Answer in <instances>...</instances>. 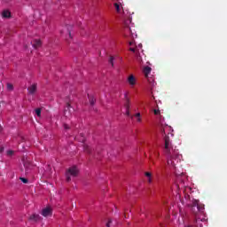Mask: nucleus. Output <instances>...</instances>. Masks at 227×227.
Returning a JSON list of instances; mask_svg holds the SVG:
<instances>
[{
    "mask_svg": "<svg viewBox=\"0 0 227 227\" xmlns=\"http://www.w3.org/2000/svg\"><path fill=\"white\" fill-rule=\"evenodd\" d=\"M164 141H165V153L168 155V166H176L175 164V160H176V159L180 158V154L178 153V151L173 149V147H171V140L169 139V136H165L163 137Z\"/></svg>",
    "mask_w": 227,
    "mask_h": 227,
    "instance_id": "obj_1",
    "label": "nucleus"
},
{
    "mask_svg": "<svg viewBox=\"0 0 227 227\" xmlns=\"http://www.w3.org/2000/svg\"><path fill=\"white\" fill-rule=\"evenodd\" d=\"M192 212L198 215V214H203L205 212V205L200 203V200H193L192 203Z\"/></svg>",
    "mask_w": 227,
    "mask_h": 227,
    "instance_id": "obj_2",
    "label": "nucleus"
},
{
    "mask_svg": "<svg viewBox=\"0 0 227 227\" xmlns=\"http://www.w3.org/2000/svg\"><path fill=\"white\" fill-rule=\"evenodd\" d=\"M79 175V169H77V167L73 166L67 169L66 171V181L70 182L73 178H75Z\"/></svg>",
    "mask_w": 227,
    "mask_h": 227,
    "instance_id": "obj_3",
    "label": "nucleus"
},
{
    "mask_svg": "<svg viewBox=\"0 0 227 227\" xmlns=\"http://www.w3.org/2000/svg\"><path fill=\"white\" fill-rule=\"evenodd\" d=\"M23 166L25 168V173L27 175H29L32 171V169H35V164H33V162H31V160H27V159H24L23 158Z\"/></svg>",
    "mask_w": 227,
    "mask_h": 227,
    "instance_id": "obj_4",
    "label": "nucleus"
},
{
    "mask_svg": "<svg viewBox=\"0 0 227 227\" xmlns=\"http://www.w3.org/2000/svg\"><path fill=\"white\" fill-rule=\"evenodd\" d=\"M144 74H145V77L147 78V81L148 82L151 83V86H154L155 82H154V79L153 78H150L148 77V75H150V74H152V67L146 66L145 67H144Z\"/></svg>",
    "mask_w": 227,
    "mask_h": 227,
    "instance_id": "obj_5",
    "label": "nucleus"
},
{
    "mask_svg": "<svg viewBox=\"0 0 227 227\" xmlns=\"http://www.w3.org/2000/svg\"><path fill=\"white\" fill-rule=\"evenodd\" d=\"M160 132L162 136V137H166L169 132H171V126H168L166 124H161L160 126Z\"/></svg>",
    "mask_w": 227,
    "mask_h": 227,
    "instance_id": "obj_6",
    "label": "nucleus"
},
{
    "mask_svg": "<svg viewBox=\"0 0 227 227\" xmlns=\"http://www.w3.org/2000/svg\"><path fill=\"white\" fill-rule=\"evenodd\" d=\"M71 109H72V101H67L66 104V108L64 110V116H66V118L72 116Z\"/></svg>",
    "mask_w": 227,
    "mask_h": 227,
    "instance_id": "obj_7",
    "label": "nucleus"
},
{
    "mask_svg": "<svg viewBox=\"0 0 227 227\" xmlns=\"http://www.w3.org/2000/svg\"><path fill=\"white\" fill-rule=\"evenodd\" d=\"M114 1H116V3L114 4V6L117 13H125V12L123 11V4H121V2L123 0H114Z\"/></svg>",
    "mask_w": 227,
    "mask_h": 227,
    "instance_id": "obj_8",
    "label": "nucleus"
},
{
    "mask_svg": "<svg viewBox=\"0 0 227 227\" xmlns=\"http://www.w3.org/2000/svg\"><path fill=\"white\" fill-rule=\"evenodd\" d=\"M28 95H36V91H38V84L33 83L27 88Z\"/></svg>",
    "mask_w": 227,
    "mask_h": 227,
    "instance_id": "obj_9",
    "label": "nucleus"
},
{
    "mask_svg": "<svg viewBox=\"0 0 227 227\" xmlns=\"http://www.w3.org/2000/svg\"><path fill=\"white\" fill-rule=\"evenodd\" d=\"M42 215H43V217H49L50 215H52V209H51V207H45L42 211Z\"/></svg>",
    "mask_w": 227,
    "mask_h": 227,
    "instance_id": "obj_10",
    "label": "nucleus"
},
{
    "mask_svg": "<svg viewBox=\"0 0 227 227\" xmlns=\"http://www.w3.org/2000/svg\"><path fill=\"white\" fill-rule=\"evenodd\" d=\"M29 221H34V223H38V221H42V217L40 215L34 214L29 216Z\"/></svg>",
    "mask_w": 227,
    "mask_h": 227,
    "instance_id": "obj_11",
    "label": "nucleus"
},
{
    "mask_svg": "<svg viewBox=\"0 0 227 227\" xmlns=\"http://www.w3.org/2000/svg\"><path fill=\"white\" fill-rule=\"evenodd\" d=\"M31 43L34 49H39V47H42V41L39 39L34 40Z\"/></svg>",
    "mask_w": 227,
    "mask_h": 227,
    "instance_id": "obj_12",
    "label": "nucleus"
},
{
    "mask_svg": "<svg viewBox=\"0 0 227 227\" xmlns=\"http://www.w3.org/2000/svg\"><path fill=\"white\" fill-rule=\"evenodd\" d=\"M128 82L130 86H136V77L133 74H130L128 77Z\"/></svg>",
    "mask_w": 227,
    "mask_h": 227,
    "instance_id": "obj_13",
    "label": "nucleus"
},
{
    "mask_svg": "<svg viewBox=\"0 0 227 227\" xmlns=\"http://www.w3.org/2000/svg\"><path fill=\"white\" fill-rule=\"evenodd\" d=\"M10 15H11L10 11H4L2 12V17H4V19H10Z\"/></svg>",
    "mask_w": 227,
    "mask_h": 227,
    "instance_id": "obj_14",
    "label": "nucleus"
},
{
    "mask_svg": "<svg viewBox=\"0 0 227 227\" xmlns=\"http://www.w3.org/2000/svg\"><path fill=\"white\" fill-rule=\"evenodd\" d=\"M83 150L85 153H91V148L89 145H83Z\"/></svg>",
    "mask_w": 227,
    "mask_h": 227,
    "instance_id": "obj_15",
    "label": "nucleus"
},
{
    "mask_svg": "<svg viewBox=\"0 0 227 227\" xmlns=\"http://www.w3.org/2000/svg\"><path fill=\"white\" fill-rule=\"evenodd\" d=\"M89 102L90 106H95V102H96L95 98L89 96Z\"/></svg>",
    "mask_w": 227,
    "mask_h": 227,
    "instance_id": "obj_16",
    "label": "nucleus"
},
{
    "mask_svg": "<svg viewBox=\"0 0 227 227\" xmlns=\"http://www.w3.org/2000/svg\"><path fill=\"white\" fill-rule=\"evenodd\" d=\"M35 114H36V116H38V117L42 116V109L36 108V109H35Z\"/></svg>",
    "mask_w": 227,
    "mask_h": 227,
    "instance_id": "obj_17",
    "label": "nucleus"
},
{
    "mask_svg": "<svg viewBox=\"0 0 227 227\" xmlns=\"http://www.w3.org/2000/svg\"><path fill=\"white\" fill-rule=\"evenodd\" d=\"M109 63L110 65H112V67H114V57L110 56Z\"/></svg>",
    "mask_w": 227,
    "mask_h": 227,
    "instance_id": "obj_18",
    "label": "nucleus"
},
{
    "mask_svg": "<svg viewBox=\"0 0 227 227\" xmlns=\"http://www.w3.org/2000/svg\"><path fill=\"white\" fill-rule=\"evenodd\" d=\"M7 90H8L9 91L13 90V84H12V83H7Z\"/></svg>",
    "mask_w": 227,
    "mask_h": 227,
    "instance_id": "obj_19",
    "label": "nucleus"
},
{
    "mask_svg": "<svg viewBox=\"0 0 227 227\" xmlns=\"http://www.w3.org/2000/svg\"><path fill=\"white\" fill-rule=\"evenodd\" d=\"M20 180L22 181L23 184H27L29 182V180H27L26 177H20Z\"/></svg>",
    "mask_w": 227,
    "mask_h": 227,
    "instance_id": "obj_20",
    "label": "nucleus"
},
{
    "mask_svg": "<svg viewBox=\"0 0 227 227\" xmlns=\"http://www.w3.org/2000/svg\"><path fill=\"white\" fill-rule=\"evenodd\" d=\"M70 29H72V26L67 27V33L69 35V37L72 38V32L70 31Z\"/></svg>",
    "mask_w": 227,
    "mask_h": 227,
    "instance_id": "obj_21",
    "label": "nucleus"
},
{
    "mask_svg": "<svg viewBox=\"0 0 227 227\" xmlns=\"http://www.w3.org/2000/svg\"><path fill=\"white\" fill-rule=\"evenodd\" d=\"M13 153H14L13 150L7 151L8 157H12V155H13Z\"/></svg>",
    "mask_w": 227,
    "mask_h": 227,
    "instance_id": "obj_22",
    "label": "nucleus"
},
{
    "mask_svg": "<svg viewBox=\"0 0 227 227\" xmlns=\"http://www.w3.org/2000/svg\"><path fill=\"white\" fill-rule=\"evenodd\" d=\"M153 113H154V114L157 116V115L160 114V110H159V109H154V110H153Z\"/></svg>",
    "mask_w": 227,
    "mask_h": 227,
    "instance_id": "obj_23",
    "label": "nucleus"
},
{
    "mask_svg": "<svg viewBox=\"0 0 227 227\" xmlns=\"http://www.w3.org/2000/svg\"><path fill=\"white\" fill-rule=\"evenodd\" d=\"M145 176H147V178H152V173L150 172H145Z\"/></svg>",
    "mask_w": 227,
    "mask_h": 227,
    "instance_id": "obj_24",
    "label": "nucleus"
},
{
    "mask_svg": "<svg viewBox=\"0 0 227 227\" xmlns=\"http://www.w3.org/2000/svg\"><path fill=\"white\" fill-rule=\"evenodd\" d=\"M111 223H113V220L109 219L106 223V227H111Z\"/></svg>",
    "mask_w": 227,
    "mask_h": 227,
    "instance_id": "obj_25",
    "label": "nucleus"
},
{
    "mask_svg": "<svg viewBox=\"0 0 227 227\" xmlns=\"http://www.w3.org/2000/svg\"><path fill=\"white\" fill-rule=\"evenodd\" d=\"M136 116L138 118L137 119V121H141V118H139L141 116V114H137Z\"/></svg>",
    "mask_w": 227,
    "mask_h": 227,
    "instance_id": "obj_26",
    "label": "nucleus"
},
{
    "mask_svg": "<svg viewBox=\"0 0 227 227\" xmlns=\"http://www.w3.org/2000/svg\"><path fill=\"white\" fill-rule=\"evenodd\" d=\"M64 129L65 130H68V129H70V126H68V124H64Z\"/></svg>",
    "mask_w": 227,
    "mask_h": 227,
    "instance_id": "obj_27",
    "label": "nucleus"
},
{
    "mask_svg": "<svg viewBox=\"0 0 227 227\" xmlns=\"http://www.w3.org/2000/svg\"><path fill=\"white\" fill-rule=\"evenodd\" d=\"M126 115L130 116V112L129 111V106H127Z\"/></svg>",
    "mask_w": 227,
    "mask_h": 227,
    "instance_id": "obj_28",
    "label": "nucleus"
},
{
    "mask_svg": "<svg viewBox=\"0 0 227 227\" xmlns=\"http://www.w3.org/2000/svg\"><path fill=\"white\" fill-rule=\"evenodd\" d=\"M137 59L138 63H143V60L141 59V57H140V56H138V57L137 58Z\"/></svg>",
    "mask_w": 227,
    "mask_h": 227,
    "instance_id": "obj_29",
    "label": "nucleus"
},
{
    "mask_svg": "<svg viewBox=\"0 0 227 227\" xmlns=\"http://www.w3.org/2000/svg\"><path fill=\"white\" fill-rule=\"evenodd\" d=\"M124 217L125 219H128L129 215H127V209L124 210Z\"/></svg>",
    "mask_w": 227,
    "mask_h": 227,
    "instance_id": "obj_30",
    "label": "nucleus"
},
{
    "mask_svg": "<svg viewBox=\"0 0 227 227\" xmlns=\"http://www.w3.org/2000/svg\"><path fill=\"white\" fill-rule=\"evenodd\" d=\"M129 51H130L131 52H136V48L131 47V48H129Z\"/></svg>",
    "mask_w": 227,
    "mask_h": 227,
    "instance_id": "obj_31",
    "label": "nucleus"
},
{
    "mask_svg": "<svg viewBox=\"0 0 227 227\" xmlns=\"http://www.w3.org/2000/svg\"><path fill=\"white\" fill-rule=\"evenodd\" d=\"M126 31H127L128 33H131V32H132V30H130V27H126Z\"/></svg>",
    "mask_w": 227,
    "mask_h": 227,
    "instance_id": "obj_32",
    "label": "nucleus"
},
{
    "mask_svg": "<svg viewBox=\"0 0 227 227\" xmlns=\"http://www.w3.org/2000/svg\"><path fill=\"white\" fill-rule=\"evenodd\" d=\"M148 183L152 184V177H148Z\"/></svg>",
    "mask_w": 227,
    "mask_h": 227,
    "instance_id": "obj_33",
    "label": "nucleus"
},
{
    "mask_svg": "<svg viewBox=\"0 0 227 227\" xmlns=\"http://www.w3.org/2000/svg\"><path fill=\"white\" fill-rule=\"evenodd\" d=\"M129 45H130V46L134 45V41H130V42H129Z\"/></svg>",
    "mask_w": 227,
    "mask_h": 227,
    "instance_id": "obj_34",
    "label": "nucleus"
},
{
    "mask_svg": "<svg viewBox=\"0 0 227 227\" xmlns=\"http://www.w3.org/2000/svg\"><path fill=\"white\" fill-rule=\"evenodd\" d=\"M156 157H159V153H155Z\"/></svg>",
    "mask_w": 227,
    "mask_h": 227,
    "instance_id": "obj_35",
    "label": "nucleus"
},
{
    "mask_svg": "<svg viewBox=\"0 0 227 227\" xmlns=\"http://www.w3.org/2000/svg\"><path fill=\"white\" fill-rule=\"evenodd\" d=\"M1 130H3V127L0 125V132H1Z\"/></svg>",
    "mask_w": 227,
    "mask_h": 227,
    "instance_id": "obj_36",
    "label": "nucleus"
},
{
    "mask_svg": "<svg viewBox=\"0 0 227 227\" xmlns=\"http://www.w3.org/2000/svg\"><path fill=\"white\" fill-rule=\"evenodd\" d=\"M4 148H1L0 152L2 153V152H4Z\"/></svg>",
    "mask_w": 227,
    "mask_h": 227,
    "instance_id": "obj_37",
    "label": "nucleus"
},
{
    "mask_svg": "<svg viewBox=\"0 0 227 227\" xmlns=\"http://www.w3.org/2000/svg\"><path fill=\"white\" fill-rule=\"evenodd\" d=\"M131 37L134 38V34H131Z\"/></svg>",
    "mask_w": 227,
    "mask_h": 227,
    "instance_id": "obj_38",
    "label": "nucleus"
},
{
    "mask_svg": "<svg viewBox=\"0 0 227 227\" xmlns=\"http://www.w3.org/2000/svg\"><path fill=\"white\" fill-rule=\"evenodd\" d=\"M185 227H192V225H186Z\"/></svg>",
    "mask_w": 227,
    "mask_h": 227,
    "instance_id": "obj_39",
    "label": "nucleus"
}]
</instances>
